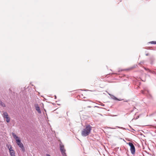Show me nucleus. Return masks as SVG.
Here are the masks:
<instances>
[{
  "mask_svg": "<svg viewBox=\"0 0 156 156\" xmlns=\"http://www.w3.org/2000/svg\"><path fill=\"white\" fill-rule=\"evenodd\" d=\"M92 128V127L89 125H86L81 132L82 135L83 136H88L91 132Z\"/></svg>",
  "mask_w": 156,
  "mask_h": 156,
  "instance_id": "f257e3e1",
  "label": "nucleus"
},
{
  "mask_svg": "<svg viewBox=\"0 0 156 156\" xmlns=\"http://www.w3.org/2000/svg\"><path fill=\"white\" fill-rule=\"evenodd\" d=\"M12 135L16 140V143L18 145L21 149L22 151L24 152L25 151V149L23 144L21 142L20 138L18 137L14 133H12Z\"/></svg>",
  "mask_w": 156,
  "mask_h": 156,
  "instance_id": "f03ea898",
  "label": "nucleus"
},
{
  "mask_svg": "<svg viewBox=\"0 0 156 156\" xmlns=\"http://www.w3.org/2000/svg\"><path fill=\"white\" fill-rule=\"evenodd\" d=\"M6 146L9 150L10 155L11 156H16L15 151L11 145L10 144H7Z\"/></svg>",
  "mask_w": 156,
  "mask_h": 156,
  "instance_id": "7ed1b4c3",
  "label": "nucleus"
},
{
  "mask_svg": "<svg viewBox=\"0 0 156 156\" xmlns=\"http://www.w3.org/2000/svg\"><path fill=\"white\" fill-rule=\"evenodd\" d=\"M128 144L130 147V150L131 153L133 154H134L135 153V148L134 146L131 142H129Z\"/></svg>",
  "mask_w": 156,
  "mask_h": 156,
  "instance_id": "20e7f679",
  "label": "nucleus"
},
{
  "mask_svg": "<svg viewBox=\"0 0 156 156\" xmlns=\"http://www.w3.org/2000/svg\"><path fill=\"white\" fill-rule=\"evenodd\" d=\"M3 116L4 119H6V121L9 123L10 121V118L6 112H4L3 114Z\"/></svg>",
  "mask_w": 156,
  "mask_h": 156,
  "instance_id": "39448f33",
  "label": "nucleus"
},
{
  "mask_svg": "<svg viewBox=\"0 0 156 156\" xmlns=\"http://www.w3.org/2000/svg\"><path fill=\"white\" fill-rule=\"evenodd\" d=\"M60 150L62 154L63 155H66L65 151L66 150L64 149V146L62 144V143H61L60 144Z\"/></svg>",
  "mask_w": 156,
  "mask_h": 156,
  "instance_id": "423d86ee",
  "label": "nucleus"
},
{
  "mask_svg": "<svg viewBox=\"0 0 156 156\" xmlns=\"http://www.w3.org/2000/svg\"><path fill=\"white\" fill-rule=\"evenodd\" d=\"M35 107L36 111L38 112L39 113H41V111L40 110L39 107L37 104H36L35 105Z\"/></svg>",
  "mask_w": 156,
  "mask_h": 156,
  "instance_id": "0eeeda50",
  "label": "nucleus"
},
{
  "mask_svg": "<svg viewBox=\"0 0 156 156\" xmlns=\"http://www.w3.org/2000/svg\"><path fill=\"white\" fill-rule=\"evenodd\" d=\"M0 105L3 107H5V104L1 101H0Z\"/></svg>",
  "mask_w": 156,
  "mask_h": 156,
  "instance_id": "6e6552de",
  "label": "nucleus"
},
{
  "mask_svg": "<svg viewBox=\"0 0 156 156\" xmlns=\"http://www.w3.org/2000/svg\"><path fill=\"white\" fill-rule=\"evenodd\" d=\"M149 43L152 44H156V41H152L150 42Z\"/></svg>",
  "mask_w": 156,
  "mask_h": 156,
  "instance_id": "1a4fd4ad",
  "label": "nucleus"
},
{
  "mask_svg": "<svg viewBox=\"0 0 156 156\" xmlns=\"http://www.w3.org/2000/svg\"><path fill=\"white\" fill-rule=\"evenodd\" d=\"M144 69L146 70H148L149 72H151V70L148 69H147V68L146 69L145 68Z\"/></svg>",
  "mask_w": 156,
  "mask_h": 156,
  "instance_id": "9d476101",
  "label": "nucleus"
},
{
  "mask_svg": "<svg viewBox=\"0 0 156 156\" xmlns=\"http://www.w3.org/2000/svg\"><path fill=\"white\" fill-rule=\"evenodd\" d=\"M115 99L116 100H119L117 98H115Z\"/></svg>",
  "mask_w": 156,
  "mask_h": 156,
  "instance_id": "9b49d317",
  "label": "nucleus"
},
{
  "mask_svg": "<svg viewBox=\"0 0 156 156\" xmlns=\"http://www.w3.org/2000/svg\"><path fill=\"white\" fill-rule=\"evenodd\" d=\"M46 156H51L49 154H46Z\"/></svg>",
  "mask_w": 156,
  "mask_h": 156,
  "instance_id": "f8f14e48",
  "label": "nucleus"
},
{
  "mask_svg": "<svg viewBox=\"0 0 156 156\" xmlns=\"http://www.w3.org/2000/svg\"><path fill=\"white\" fill-rule=\"evenodd\" d=\"M146 55H148V54H146Z\"/></svg>",
  "mask_w": 156,
  "mask_h": 156,
  "instance_id": "ddd939ff",
  "label": "nucleus"
},
{
  "mask_svg": "<svg viewBox=\"0 0 156 156\" xmlns=\"http://www.w3.org/2000/svg\"><path fill=\"white\" fill-rule=\"evenodd\" d=\"M133 67H132V68H131V69H133Z\"/></svg>",
  "mask_w": 156,
  "mask_h": 156,
  "instance_id": "4468645a",
  "label": "nucleus"
}]
</instances>
